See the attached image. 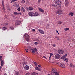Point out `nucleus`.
I'll return each instance as SVG.
<instances>
[{
  "label": "nucleus",
  "mask_w": 75,
  "mask_h": 75,
  "mask_svg": "<svg viewBox=\"0 0 75 75\" xmlns=\"http://www.w3.org/2000/svg\"><path fill=\"white\" fill-rule=\"evenodd\" d=\"M55 4H57L59 6V5H61V4H62V2L60 1H59L58 0H56L55 1Z\"/></svg>",
  "instance_id": "1"
},
{
  "label": "nucleus",
  "mask_w": 75,
  "mask_h": 75,
  "mask_svg": "<svg viewBox=\"0 0 75 75\" xmlns=\"http://www.w3.org/2000/svg\"><path fill=\"white\" fill-rule=\"evenodd\" d=\"M56 13L57 14H59V15H61L63 14V12L61 10L57 11Z\"/></svg>",
  "instance_id": "2"
},
{
  "label": "nucleus",
  "mask_w": 75,
  "mask_h": 75,
  "mask_svg": "<svg viewBox=\"0 0 75 75\" xmlns=\"http://www.w3.org/2000/svg\"><path fill=\"white\" fill-rule=\"evenodd\" d=\"M57 52L59 54L61 55V54H64V51L63 50H59Z\"/></svg>",
  "instance_id": "3"
},
{
  "label": "nucleus",
  "mask_w": 75,
  "mask_h": 75,
  "mask_svg": "<svg viewBox=\"0 0 75 75\" xmlns=\"http://www.w3.org/2000/svg\"><path fill=\"white\" fill-rule=\"evenodd\" d=\"M58 65L60 66V67L62 68H65V65L63 63H59L58 64Z\"/></svg>",
  "instance_id": "4"
},
{
  "label": "nucleus",
  "mask_w": 75,
  "mask_h": 75,
  "mask_svg": "<svg viewBox=\"0 0 75 75\" xmlns=\"http://www.w3.org/2000/svg\"><path fill=\"white\" fill-rule=\"evenodd\" d=\"M30 36H29V35H25V38L27 41H29V38H30Z\"/></svg>",
  "instance_id": "5"
},
{
  "label": "nucleus",
  "mask_w": 75,
  "mask_h": 75,
  "mask_svg": "<svg viewBox=\"0 0 75 75\" xmlns=\"http://www.w3.org/2000/svg\"><path fill=\"white\" fill-rule=\"evenodd\" d=\"M54 58L55 59H59L60 58V55L58 54H56L54 56Z\"/></svg>",
  "instance_id": "6"
},
{
  "label": "nucleus",
  "mask_w": 75,
  "mask_h": 75,
  "mask_svg": "<svg viewBox=\"0 0 75 75\" xmlns=\"http://www.w3.org/2000/svg\"><path fill=\"white\" fill-rule=\"evenodd\" d=\"M21 22L20 20H17L16 21L15 24L16 25H18L20 24Z\"/></svg>",
  "instance_id": "7"
},
{
  "label": "nucleus",
  "mask_w": 75,
  "mask_h": 75,
  "mask_svg": "<svg viewBox=\"0 0 75 75\" xmlns=\"http://www.w3.org/2000/svg\"><path fill=\"white\" fill-rule=\"evenodd\" d=\"M51 72L54 73H56V72H57V69L55 68H53L51 70Z\"/></svg>",
  "instance_id": "8"
},
{
  "label": "nucleus",
  "mask_w": 75,
  "mask_h": 75,
  "mask_svg": "<svg viewBox=\"0 0 75 75\" xmlns=\"http://www.w3.org/2000/svg\"><path fill=\"white\" fill-rule=\"evenodd\" d=\"M38 31L41 34H44V32L43 30L40 29H38Z\"/></svg>",
  "instance_id": "9"
},
{
  "label": "nucleus",
  "mask_w": 75,
  "mask_h": 75,
  "mask_svg": "<svg viewBox=\"0 0 75 75\" xmlns=\"http://www.w3.org/2000/svg\"><path fill=\"white\" fill-rule=\"evenodd\" d=\"M29 16L30 17H33V12H30L28 13Z\"/></svg>",
  "instance_id": "10"
},
{
  "label": "nucleus",
  "mask_w": 75,
  "mask_h": 75,
  "mask_svg": "<svg viewBox=\"0 0 75 75\" xmlns=\"http://www.w3.org/2000/svg\"><path fill=\"white\" fill-rule=\"evenodd\" d=\"M68 1L67 0H66L65 1V6H68Z\"/></svg>",
  "instance_id": "11"
},
{
  "label": "nucleus",
  "mask_w": 75,
  "mask_h": 75,
  "mask_svg": "<svg viewBox=\"0 0 75 75\" xmlns=\"http://www.w3.org/2000/svg\"><path fill=\"white\" fill-rule=\"evenodd\" d=\"M13 14L14 15H21V12L17 13V12H14L13 13Z\"/></svg>",
  "instance_id": "12"
},
{
  "label": "nucleus",
  "mask_w": 75,
  "mask_h": 75,
  "mask_svg": "<svg viewBox=\"0 0 75 75\" xmlns=\"http://www.w3.org/2000/svg\"><path fill=\"white\" fill-rule=\"evenodd\" d=\"M33 17H36V16H38V14L37 12H35L33 13Z\"/></svg>",
  "instance_id": "13"
},
{
  "label": "nucleus",
  "mask_w": 75,
  "mask_h": 75,
  "mask_svg": "<svg viewBox=\"0 0 75 75\" xmlns=\"http://www.w3.org/2000/svg\"><path fill=\"white\" fill-rule=\"evenodd\" d=\"M35 69L37 71H39L41 72V70L40 69V68H38V67H35Z\"/></svg>",
  "instance_id": "14"
},
{
  "label": "nucleus",
  "mask_w": 75,
  "mask_h": 75,
  "mask_svg": "<svg viewBox=\"0 0 75 75\" xmlns=\"http://www.w3.org/2000/svg\"><path fill=\"white\" fill-rule=\"evenodd\" d=\"M24 69L26 70H28L29 69V67L28 66H25L24 67Z\"/></svg>",
  "instance_id": "15"
},
{
  "label": "nucleus",
  "mask_w": 75,
  "mask_h": 75,
  "mask_svg": "<svg viewBox=\"0 0 75 75\" xmlns=\"http://www.w3.org/2000/svg\"><path fill=\"white\" fill-rule=\"evenodd\" d=\"M67 55H68L67 54H65L64 56H62L61 57V59H64V58H66V57L67 56Z\"/></svg>",
  "instance_id": "16"
},
{
  "label": "nucleus",
  "mask_w": 75,
  "mask_h": 75,
  "mask_svg": "<svg viewBox=\"0 0 75 75\" xmlns=\"http://www.w3.org/2000/svg\"><path fill=\"white\" fill-rule=\"evenodd\" d=\"M2 4L3 6V8L4 11L5 8H4V1L3 0L2 2Z\"/></svg>",
  "instance_id": "17"
},
{
  "label": "nucleus",
  "mask_w": 75,
  "mask_h": 75,
  "mask_svg": "<svg viewBox=\"0 0 75 75\" xmlns=\"http://www.w3.org/2000/svg\"><path fill=\"white\" fill-rule=\"evenodd\" d=\"M38 9L39 10V11H40L41 12H42V13L44 12V10H43L41 8H39Z\"/></svg>",
  "instance_id": "18"
},
{
  "label": "nucleus",
  "mask_w": 75,
  "mask_h": 75,
  "mask_svg": "<svg viewBox=\"0 0 75 75\" xmlns=\"http://www.w3.org/2000/svg\"><path fill=\"white\" fill-rule=\"evenodd\" d=\"M29 10L30 11H31L34 10V8H33V7H29Z\"/></svg>",
  "instance_id": "19"
},
{
  "label": "nucleus",
  "mask_w": 75,
  "mask_h": 75,
  "mask_svg": "<svg viewBox=\"0 0 75 75\" xmlns=\"http://www.w3.org/2000/svg\"><path fill=\"white\" fill-rule=\"evenodd\" d=\"M21 10L23 12H25V9H24V8L23 7H22L21 8Z\"/></svg>",
  "instance_id": "20"
},
{
  "label": "nucleus",
  "mask_w": 75,
  "mask_h": 75,
  "mask_svg": "<svg viewBox=\"0 0 75 75\" xmlns=\"http://www.w3.org/2000/svg\"><path fill=\"white\" fill-rule=\"evenodd\" d=\"M69 15L72 17L74 16V13L72 12H71L69 13Z\"/></svg>",
  "instance_id": "21"
},
{
  "label": "nucleus",
  "mask_w": 75,
  "mask_h": 75,
  "mask_svg": "<svg viewBox=\"0 0 75 75\" xmlns=\"http://www.w3.org/2000/svg\"><path fill=\"white\" fill-rule=\"evenodd\" d=\"M2 29L3 30H7V28L6 27H2Z\"/></svg>",
  "instance_id": "22"
},
{
  "label": "nucleus",
  "mask_w": 75,
  "mask_h": 75,
  "mask_svg": "<svg viewBox=\"0 0 75 75\" xmlns=\"http://www.w3.org/2000/svg\"><path fill=\"white\" fill-rule=\"evenodd\" d=\"M1 61V66H3V65L4 64V62H3V61Z\"/></svg>",
  "instance_id": "23"
},
{
  "label": "nucleus",
  "mask_w": 75,
  "mask_h": 75,
  "mask_svg": "<svg viewBox=\"0 0 75 75\" xmlns=\"http://www.w3.org/2000/svg\"><path fill=\"white\" fill-rule=\"evenodd\" d=\"M10 30H14V28L13 26H11L9 28Z\"/></svg>",
  "instance_id": "24"
},
{
  "label": "nucleus",
  "mask_w": 75,
  "mask_h": 75,
  "mask_svg": "<svg viewBox=\"0 0 75 75\" xmlns=\"http://www.w3.org/2000/svg\"><path fill=\"white\" fill-rule=\"evenodd\" d=\"M69 30V28H66L64 29V30H65V31H68V30Z\"/></svg>",
  "instance_id": "25"
},
{
  "label": "nucleus",
  "mask_w": 75,
  "mask_h": 75,
  "mask_svg": "<svg viewBox=\"0 0 75 75\" xmlns=\"http://www.w3.org/2000/svg\"><path fill=\"white\" fill-rule=\"evenodd\" d=\"M57 24H62V22L61 21H58L57 22Z\"/></svg>",
  "instance_id": "26"
},
{
  "label": "nucleus",
  "mask_w": 75,
  "mask_h": 75,
  "mask_svg": "<svg viewBox=\"0 0 75 75\" xmlns=\"http://www.w3.org/2000/svg\"><path fill=\"white\" fill-rule=\"evenodd\" d=\"M55 38H57V40H59V37H58V36H55Z\"/></svg>",
  "instance_id": "27"
},
{
  "label": "nucleus",
  "mask_w": 75,
  "mask_h": 75,
  "mask_svg": "<svg viewBox=\"0 0 75 75\" xmlns=\"http://www.w3.org/2000/svg\"><path fill=\"white\" fill-rule=\"evenodd\" d=\"M3 59V57H2V56H0V61H2Z\"/></svg>",
  "instance_id": "28"
},
{
  "label": "nucleus",
  "mask_w": 75,
  "mask_h": 75,
  "mask_svg": "<svg viewBox=\"0 0 75 75\" xmlns=\"http://www.w3.org/2000/svg\"><path fill=\"white\" fill-rule=\"evenodd\" d=\"M25 1L22 0L21 1V3L24 4V3H25Z\"/></svg>",
  "instance_id": "29"
},
{
  "label": "nucleus",
  "mask_w": 75,
  "mask_h": 75,
  "mask_svg": "<svg viewBox=\"0 0 75 75\" xmlns=\"http://www.w3.org/2000/svg\"><path fill=\"white\" fill-rule=\"evenodd\" d=\"M64 59V61H65L66 62H68V58H66L65 59Z\"/></svg>",
  "instance_id": "30"
},
{
  "label": "nucleus",
  "mask_w": 75,
  "mask_h": 75,
  "mask_svg": "<svg viewBox=\"0 0 75 75\" xmlns=\"http://www.w3.org/2000/svg\"><path fill=\"white\" fill-rule=\"evenodd\" d=\"M15 74L16 75H18L19 73L18 72L16 71L15 72Z\"/></svg>",
  "instance_id": "31"
},
{
  "label": "nucleus",
  "mask_w": 75,
  "mask_h": 75,
  "mask_svg": "<svg viewBox=\"0 0 75 75\" xmlns=\"http://www.w3.org/2000/svg\"><path fill=\"white\" fill-rule=\"evenodd\" d=\"M55 75H59V73L58 72L55 73Z\"/></svg>",
  "instance_id": "32"
},
{
  "label": "nucleus",
  "mask_w": 75,
  "mask_h": 75,
  "mask_svg": "<svg viewBox=\"0 0 75 75\" xmlns=\"http://www.w3.org/2000/svg\"><path fill=\"white\" fill-rule=\"evenodd\" d=\"M17 1V0H12L11 1V3H13V2H14V1Z\"/></svg>",
  "instance_id": "33"
},
{
  "label": "nucleus",
  "mask_w": 75,
  "mask_h": 75,
  "mask_svg": "<svg viewBox=\"0 0 75 75\" xmlns=\"http://www.w3.org/2000/svg\"><path fill=\"white\" fill-rule=\"evenodd\" d=\"M34 62L35 65L37 67V63H36V62Z\"/></svg>",
  "instance_id": "34"
},
{
  "label": "nucleus",
  "mask_w": 75,
  "mask_h": 75,
  "mask_svg": "<svg viewBox=\"0 0 75 75\" xmlns=\"http://www.w3.org/2000/svg\"><path fill=\"white\" fill-rule=\"evenodd\" d=\"M32 53L33 54H34V53L35 52V50H34L33 49L32 50Z\"/></svg>",
  "instance_id": "35"
},
{
  "label": "nucleus",
  "mask_w": 75,
  "mask_h": 75,
  "mask_svg": "<svg viewBox=\"0 0 75 75\" xmlns=\"http://www.w3.org/2000/svg\"><path fill=\"white\" fill-rule=\"evenodd\" d=\"M72 66H73V64H72L70 63V67H72Z\"/></svg>",
  "instance_id": "36"
},
{
  "label": "nucleus",
  "mask_w": 75,
  "mask_h": 75,
  "mask_svg": "<svg viewBox=\"0 0 75 75\" xmlns=\"http://www.w3.org/2000/svg\"><path fill=\"white\" fill-rule=\"evenodd\" d=\"M39 39H38V38L36 39V41H37V42H38V41L39 42Z\"/></svg>",
  "instance_id": "37"
},
{
  "label": "nucleus",
  "mask_w": 75,
  "mask_h": 75,
  "mask_svg": "<svg viewBox=\"0 0 75 75\" xmlns=\"http://www.w3.org/2000/svg\"><path fill=\"white\" fill-rule=\"evenodd\" d=\"M41 0H38V4H40V3Z\"/></svg>",
  "instance_id": "38"
},
{
  "label": "nucleus",
  "mask_w": 75,
  "mask_h": 75,
  "mask_svg": "<svg viewBox=\"0 0 75 75\" xmlns=\"http://www.w3.org/2000/svg\"><path fill=\"white\" fill-rule=\"evenodd\" d=\"M26 10H27V11H28L29 10V8H28V7H26Z\"/></svg>",
  "instance_id": "39"
},
{
  "label": "nucleus",
  "mask_w": 75,
  "mask_h": 75,
  "mask_svg": "<svg viewBox=\"0 0 75 75\" xmlns=\"http://www.w3.org/2000/svg\"><path fill=\"white\" fill-rule=\"evenodd\" d=\"M50 57H51V56H52V55H53V54H52V53H50Z\"/></svg>",
  "instance_id": "40"
},
{
  "label": "nucleus",
  "mask_w": 75,
  "mask_h": 75,
  "mask_svg": "<svg viewBox=\"0 0 75 75\" xmlns=\"http://www.w3.org/2000/svg\"><path fill=\"white\" fill-rule=\"evenodd\" d=\"M30 74V73L28 72V73H26V74H25V75H29Z\"/></svg>",
  "instance_id": "41"
},
{
  "label": "nucleus",
  "mask_w": 75,
  "mask_h": 75,
  "mask_svg": "<svg viewBox=\"0 0 75 75\" xmlns=\"http://www.w3.org/2000/svg\"><path fill=\"white\" fill-rule=\"evenodd\" d=\"M34 44L35 45H37V44H38V43L37 42H35Z\"/></svg>",
  "instance_id": "42"
},
{
  "label": "nucleus",
  "mask_w": 75,
  "mask_h": 75,
  "mask_svg": "<svg viewBox=\"0 0 75 75\" xmlns=\"http://www.w3.org/2000/svg\"><path fill=\"white\" fill-rule=\"evenodd\" d=\"M54 73L53 72H52L51 73V75H53Z\"/></svg>",
  "instance_id": "43"
},
{
  "label": "nucleus",
  "mask_w": 75,
  "mask_h": 75,
  "mask_svg": "<svg viewBox=\"0 0 75 75\" xmlns=\"http://www.w3.org/2000/svg\"><path fill=\"white\" fill-rule=\"evenodd\" d=\"M20 10H21L20 8H18V9H17V10H18V11H20Z\"/></svg>",
  "instance_id": "44"
},
{
  "label": "nucleus",
  "mask_w": 75,
  "mask_h": 75,
  "mask_svg": "<svg viewBox=\"0 0 75 75\" xmlns=\"http://www.w3.org/2000/svg\"><path fill=\"white\" fill-rule=\"evenodd\" d=\"M33 50L35 51H37V49H36V48H34V49H33Z\"/></svg>",
  "instance_id": "45"
},
{
  "label": "nucleus",
  "mask_w": 75,
  "mask_h": 75,
  "mask_svg": "<svg viewBox=\"0 0 75 75\" xmlns=\"http://www.w3.org/2000/svg\"><path fill=\"white\" fill-rule=\"evenodd\" d=\"M34 74H35V75H38V73H35Z\"/></svg>",
  "instance_id": "46"
},
{
  "label": "nucleus",
  "mask_w": 75,
  "mask_h": 75,
  "mask_svg": "<svg viewBox=\"0 0 75 75\" xmlns=\"http://www.w3.org/2000/svg\"><path fill=\"white\" fill-rule=\"evenodd\" d=\"M35 31V30L34 29H32V31H33V32H34Z\"/></svg>",
  "instance_id": "47"
},
{
  "label": "nucleus",
  "mask_w": 75,
  "mask_h": 75,
  "mask_svg": "<svg viewBox=\"0 0 75 75\" xmlns=\"http://www.w3.org/2000/svg\"><path fill=\"white\" fill-rule=\"evenodd\" d=\"M25 51H26V52H28V51H27L28 50V49H25Z\"/></svg>",
  "instance_id": "48"
},
{
  "label": "nucleus",
  "mask_w": 75,
  "mask_h": 75,
  "mask_svg": "<svg viewBox=\"0 0 75 75\" xmlns=\"http://www.w3.org/2000/svg\"><path fill=\"white\" fill-rule=\"evenodd\" d=\"M5 25H8V23H5Z\"/></svg>",
  "instance_id": "49"
},
{
  "label": "nucleus",
  "mask_w": 75,
  "mask_h": 75,
  "mask_svg": "<svg viewBox=\"0 0 75 75\" xmlns=\"http://www.w3.org/2000/svg\"><path fill=\"white\" fill-rule=\"evenodd\" d=\"M56 46V45H53V47H55V46Z\"/></svg>",
  "instance_id": "50"
},
{
  "label": "nucleus",
  "mask_w": 75,
  "mask_h": 75,
  "mask_svg": "<svg viewBox=\"0 0 75 75\" xmlns=\"http://www.w3.org/2000/svg\"><path fill=\"white\" fill-rule=\"evenodd\" d=\"M51 57L50 56L49 57V60H51Z\"/></svg>",
  "instance_id": "51"
},
{
  "label": "nucleus",
  "mask_w": 75,
  "mask_h": 75,
  "mask_svg": "<svg viewBox=\"0 0 75 75\" xmlns=\"http://www.w3.org/2000/svg\"><path fill=\"white\" fill-rule=\"evenodd\" d=\"M52 6H53L54 7H55V5L54 4H52Z\"/></svg>",
  "instance_id": "52"
},
{
  "label": "nucleus",
  "mask_w": 75,
  "mask_h": 75,
  "mask_svg": "<svg viewBox=\"0 0 75 75\" xmlns=\"http://www.w3.org/2000/svg\"><path fill=\"white\" fill-rule=\"evenodd\" d=\"M1 68H2V67L0 66V69H1Z\"/></svg>",
  "instance_id": "53"
},
{
  "label": "nucleus",
  "mask_w": 75,
  "mask_h": 75,
  "mask_svg": "<svg viewBox=\"0 0 75 75\" xmlns=\"http://www.w3.org/2000/svg\"><path fill=\"white\" fill-rule=\"evenodd\" d=\"M4 75H7V74L6 73H4Z\"/></svg>",
  "instance_id": "54"
},
{
  "label": "nucleus",
  "mask_w": 75,
  "mask_h": 75,
  "mask_svg": "<svg viewBox=\"0 0 75 75\" xmlns=\"http://www.w3.org/2000/svg\"><path fill=\"white\" fill-rule=\"evenodd\" d=\"M43 57V58H45V59H46V57H45V56H44Z\"/></svg>",
  "instance_id": "55"
},
{
  "label": "nucleus",
  "mask_w": 75,
  "mask_h": 75,
  "mask_svg": "<svg viewBox=\"0 0 75 75\" xmlns=\"http://www.w3.org/2000/svg\"><path fill=\"white\" fill-rule=\"evenodd\" d=\"M38 67H39V68H40V67H41V66H40L39 65H38Z\"/></svg>",
  "instance_id": "56"
},
{
  "label": "nucleus",
  "mask_w": 75,
  "mask_h": 75,
  "mask_svg": "<svg viewBox=\"0 0 75 75\" xmlns=\"http://www.w3.org/2000/svg\"><path fill=\"white\" fill-rule=\"evenodd\" d=\"M15 4H16V5L17 4V3H15Z\"/></svg>",
  "instance_id": "57"
},
{
  "label": "nucleus",
  "mask_w": 75,
  "mask_h": 75,
  "mask_svg": "<svg viewBox=\"0 0 75 75\" xmlns=\"http://www.w3.org/2000/svg\"><path fill=\"white\" fill-rule=\"evenodd\" d=\"M55 31H57V32H58V31H57V30H55Z\"/></svg>",
  "instance_id": "58"
},
{
  "label": "nucleus",
  "mask_w": 75,
  "mask_h": 75,
  "mask_svg": "<svg viewBox=\"0 0 75 75\" xmlns=\"http://www.w3.org/2000/svg\"><path fill=\"white\" fill-rule=\"evenodd\" d=\"M74 68H75V66H74Z\"/></svg>",
  "instance_id": "59"
},
{
  "label": "nucleus",
  "mask_w": 75,
  "mask_h": 75,
  "mask_svg": "<svg viewBox=\"0 0 75 75\" xmlns=\"http://www.w3.org/2000/svg\"><path fill=\"white\" fill-rule=\"evenodd\" d=\"M0 71H1V69H0Z\"/></svg>",
  "instance_id": "60"
},
{
  "label": "nucleus",
  "mask_w": 75,
  "mask_h": 75,
  "mask_svg": "<svg viewBox=\"0 0 75 75\" xmlns=\"http://www.w3.org/2000/svg\"><path fill=\"white\" fill-rule=\"evenodd\" d=\"M36 53H37V54H38V52H37Z\"/></svg>",
  "instance_id": "61"
},
{
  "label": "nucleus",
  "mask_w": 75,
  "mask_h": 75,
  "mask_svg": "<svg viewBox=\"0 0 75 75\" xmlns=\"http://www.w3.org/2000/svg\"><path fill=\"white\" fill-rule=\"evenodd\" d=\"M1 74H0V75H1Z\"/></svg>",
  "instance_id": "62"
}]
</instances>
